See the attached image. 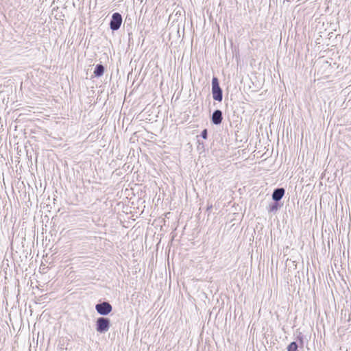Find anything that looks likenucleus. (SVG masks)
Here are the masks:
<instances>
[{"label":"nucleus","mask_w":351,"mask_h":351,"mask_svg":"<svg viewBox=\"0 0 351 351\" xmlns=\"http://www.w3.org/2000/svg\"><path fill=\"white\" fill-rule=\"evenodd\" d=\"M110 326V322L108 318L100 317L96 321V330L99 333L106 332Z\"/></svg>","instance_id":"nucleus-1"},{"label":"nucleus","mask_w":351,"mask_h":351,"mask_svg":"<svg viewBox=\"0 0 351 351\" xmlns=\"http://www.w3.org/2000/svg\"><path fill=\"white\" fill-rule=\"evenodd\" d=\"M95 309L99 315H107L112 311V307L109 302H103L96 304Z\"/></svg>","instance_id":"nucleus-2"},{"label":"nucleus","mask_w":351,"mask_h":351,"mask_svg":"<svg viewBox=\"0 0 351 351\" xmlns=\"http://www.w3.org/2000/svg\"><path fill=\"white\" fill-rule=\"evenodd\" d=\"M122 23V16L118 13L115 12L112 15V19L110 23V27L112 30H118Z\"/></svg>","instance_id":"nucleus-3"},{"label":"nucleus","mask_w":351,"mask_h":351,"mask_svg":"<svg viewBox=\"0 0 351 351\" xmlns=\"http://www.w3.org/2000/svg\"><path fill=\"white\" fill-rule=\"evenodd\" d=\"M223 119L222 112L220 110H216L212 114V122L215 125H219Z\"/></svg>","instance_id":"nucleus-4"},{"label":"nucleus","mask_w":351,"mask_h":351,"mask_svg":"<svg viewBox=\"0 0 351 351\" xmlns=\"http://www.w3.org/2000/svg\"><path fill=\"white\" fill-rule=\"evenodd\" d=\"M285 189L283 188L276 189L272 193V199L276 201H280L285 195Z\"/></svg>","instance_id":"nucleus-5"},{"label":"nucleus","mask_w":351,"mask_h":351,"mask_svg":"<svg viewBox=\"0 0 351 351\" xmlns=\"http://www.w3.org/2000/svg\"><path fill=\"white\" fill-rule=\"evenodd\" d=\"M213 97L215 100L221 101L223 99L222 90L219 87L212 88Z\"/></svg>","instance_id":"nucleus-6"},{"label":"nucleus","mask_w":351,"mask_h":351,"mask_svg":"<svg viewBox=\"0 0 351 351\" xmlns=\"http://www.w3.org/2000/svg\"><path fill=\"white\" fill-rule=\"evenodd\" d=\"M104 72V67L101 64H97L94 71V74L96 77L103 75Z\"/></svg>","instance_id":"nucleus-7"},{"label":"nucleus","mask_w":351,"mask_h":351,"mask_svg":"<svg viewBox=\"0 0 351 351\" xmlns=\"http://www.w3.org/2000/svg\"><path fill=\"white\" fill-rule=\"evenodd\" d=\"M298 347L296 342H291L287 347V351H298Z\"/></svg>","instance_id":"nucleus-8"},{"label":"nucleus","mask_w":351,"mask_h":351,"mask_svg":"<svg viewBox=\"0 0 351 351\" xmlns=\"http://www.w3.org/2000/svg\"><path fill=\"white\" fill-rule=\"evenodd\" d=\"M219 87V82L217 77H213L212 80V88Z\"/></svg>","instance_id":"nucleus-9"},{"label":"nucleus","mask_w":351,"mask_h":351,"mask_svg":"<svg viewBox=\"0 0 351 351\" xmlns=\"http://www.w3.org/2000/svg\"><path fill=\"white\" fill-rule=\"evenodd\" d=\"M202 137L204 139H206L207 138V130H204L202 132V134H201Z\"/></svg>","instance_id":"nucleus-10"}]
</instances>
